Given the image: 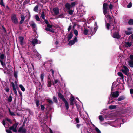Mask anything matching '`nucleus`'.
Wrapping results in <instances>:
<instances>
[{
  "label": "nucleus",
  "instance_id": "obj_1",
  "mask_svg": "<svg viewBox=\"0 0 133 133\" xmlns=\"http://www.w3.org/2000/svg\"><path fill=\"white\" fill-rule=\"evenodd\" d=\"M107 4L106 3H104L103 5V12L105 17L109 20V21H112V13L111 11L107 12Z\"/></svg>",
  "mask_w": 133,
  "mask_h": 133
},
{
  "label": "nucleus",
  "instance_id": "obj_2",
  "mask_svg": "<svg viewBox=\"0 0 133 133\" xmlns=\"http://www.w3.org/2000/svg\"><path fill=\"white\" fill-rule=\"evenodd\" d=\"M119 30V29H118L117 27L113 25V29L111 30V35L113 38L116 39H119L120 37L121 36L118 32H116Z\"/></svg>",
  "mask_w": 133,
  "mask_h": 133
},
{
  "label": "nucleus",
  "instance_id": "obj_3",
  "mask_svg": "<svg viewBox=\"0 0 133 133\" xmlns=\"http://www.w3.org/2000/svg\"><path fill=\"white\" fill-rule=\"evenodd\" d=\"M76 4L75 2H72L71 4L69 3H66L65 5V7L67 10L68 11V12L70 15L73 14L74 10H71L70 9L72 7H74Z\"/></svg>",
  "mask_w": 133,
  "mask_h": 133
},
{
  "label": "nucleus",
  "instance_id": "obj_4",
  "mask_svg": "<svg viewBox=\"0 0 133 133\" xmlns=\"http://www.w3.org/2000/svg\"><path fill=\"white\" fill-rule=\"evenodd\" d=\"M44 21L45 23L47 24V27L45 28V30L47 31H50L53 33H54V30L52 28L53 26L52 25L48 24L47 20H45Z\"/></svg>",
  "mask_w": 133,
  "mask_h": 133
},
{
  "label": "nucleus",
  "instance_id": "obj_5",
  "mask_svg": "<svg viewBox=\"0 0 133 133\" xmlns=\"http://www.w3.org/2000/svg\"><path fill=\"white\" fill-rule=\"evenodd\" d=\"M58 96L61 99H62V100L65 103V105L66 108L67 110H68L69 108V106L68 103V102L65 99L63 96L61 94L59 93H58Z\"/></svg>",
  "mask_w": 133,
  "mask_h": 133
},
{
  "label": "nucleus",
  "instance_id": "obj_6",
  "mask_svg": "<svg viewBox=\"0 0 133 133\" xmlns=\"http://www.w3.org/2000/svg\"><path fill=\"white\" fill-rule=\"evenodd\" d=\"M95 25L96 26V27L94 28V29H93L92 27L89 28L88 30L89 34L93 35L95 34L97 28L98 26H97L96 22H95Z\"/></svg>",
  "mask_w": 133,
  "mask_h": 133
},
{
  "label": "nucleus",
  "instance_id": "obj_7",
  "mask_svg": "<svg viewBox=\"0 0 133 133\" xmlns=\"http://www.w3.org/2000/svg\"><path fill=\"white\" fill-rule=\"evenodd\" d=\"M11 19L14 24H17L18 23V19L15 14H14L12 15Z\"/></svg>",
  "mask_w": 133,
  "mask_h": 133
},
{
  "label": "nucleus",
  "instance_id": "obj_8",
  "mask_svg": "<svg viewBox=\"0 0 133 133\" xmlns=\"http://www.w3.org/2000/svg\"><path fill=\"white\" fill-rule=\"evenodd\" d=\"M121 71L125 75H128L129 72V70L126 66H123Z\"/></svg>",
  "mask_w": 133,
  "mask_h": 133
},
{
  "label": "nucleus",
  "instance_id": "obj_9",
  "mask_svg": "<svg viewBox=\"0 0 133 133\" xmlns=\"http://www.w3.org/2000/svg\"><path fill=\"white\" fill-rule=\"evenodd\" d=\"M5 55L3 54H0V62L3 66H4L5 65V63L3 62V60L5 58Z\"/></svg>",
  "mask_w": 133,
  "mask_h": 133
},
{
  "label": "nucleus",
  "instance_id": "obj_10",
  "mask_svg": "<svg viewBox=\"0 0 133 133\" xmlns=\"http://www.w3.org/2000/svg\"><path fill=\"white\" fill-rule=\"evenodd\" d=\"M11 84L12 86L13 89L15 94L16 95H17V92L16 91V89L18 88L17 84L16 83L15 85L13 82H11Z\"/></svg>",
  "mask_w": 133,
  "mask_h": 133
},
{
  "label": "nucleus",
  "instance_id": "obj_11",
  "mask_svg": "<svg viewBox=\"0 0 133 133\" xmlns=\"http://www.w3.org/2000/svg\"><path fill=\"white\" fill-rule=\"evenodd\" d=\"M129 58L131 60L129 61L128 64L130 67H133V55H130L129 56Z\"/></svg>",
  "mask_w": 133,
  "mask_h": 133
},
{
  "label": "nucleus",
  "instance_id": "obj_12",
  "mask_svg": "<svg viewBox=\"0 0 133 133\" xmlns=\"http://www.w3.org/2000/svg\"><path fill=\"white\" fill-rule=\"evenodd\" d=\"M17 124H14L12 126L10 127L9 129L10 130H12L13 132H17V130L16 129V128L17 126Z\"/></svg>",
  "mask_w": 133,
  "mask_h": 133
},
{
  "label": "nucleus",
  "instance_id": "obj_13",
  "mask_svg": "<svg viewBox=\"0 0 133 133\" xmlns=\"http://www.w3.org/2000/svg\"><path fill=\"white\" fill-rule=\"evenodd\" d=\"M77 41V39L76 37L74 38V39L70 41L69 42V44L70 45H73Z\"/></svg>",
  "mask_w": 133,
  "mask_h": 133
},
{
  "label": "nucleus",
  "instance_id": "obj_14",
  "mask_svg": "<svg viewBox=\"0 0 133 133\" xmlns=\"http://www.w3.org/2000/svg\"><path fill=\"white\" fill-rule=\"evenodd\" d=\"M33 54L38 59H40L41 58V55L40 54L38 53L36 50H33Z\"/></svg>",
  "mask_w": 133,
  "mask_h": 133
},
{
  "label": "nucleus",
  "instance_id": "obj_15",
  "mask_svg": "<svg viewBox=\"0 0 133 133\" xmlns=\"http://www.w3.org/2000/svg\"><path fill=\"white\" fill-rule=\"evenodd\" d=\"M31 42H32L34 46L37 44H40L41 43V42L40 41H38L36 39H33L32 41H31Z\"/></svg>",
  "mask_w": 133,
  "mask_h": 133
},
{
  "label": "nucleus",
  "instance_id": "obj_16",
  "mask_svg": "<svg viewBox=\"0 0 133 133\" xmlns=\"http://www.w3.org/2000/svg\"><path fill=\"white\" fill-rule=\"evenodd\" d=\"M132 45V43L131 42H127L124 43V46L127 48L130 47Z\"/></svg>",
  "mask_w": 133,
  "mask_h": 133
},
{
  "label": "nucleus",
  "instance_id": "obj_17",
  "mask_svg": "<svg viewBox=\"0 0 133 133\" xmlns=\"http://www.w3.org/2000/svg\"><path fill=\"white\" fill-rule=\"evenodd\" d=\"M18 131L21 133H25L26 131V130L23 127H21L19 128Z\"/></svg>",
  "mask_w": 133,
  "mask_h": 133
},
{
  "label": "nucleus",
  "instance_id": "obj_18",
  "mask_svg": "<svg viewBox=\"0 0 133 133\" xmlns=\"http://www.w3.org/2000/svg\"><path fill=\"white\" fill-rule=\"evenodd\" d=\"M53 11L54 14L55 15H58L59 13V9L57 8H54L53 9Z\"/></svg>",
  "mask_w": 133,
  "mask_h": 133
},
{
  "label": "nucleus",
  "instance_id": "obj_19",
  "mask_svg": "<svg viewBox=\"0 0 133 133\" xmlns=\"http://www.w3.org/2000/svg\"><path fill=\"white\" fill-rule=\"evenodd\" d=\"M111 94L113 97H117L119 96V92L117 91L116 92H111Z\"/></svg>",
  "mask_w": 133,
  "mask_h": 133
},
{
  "label": "nucleus",
  "instance_id": "obj_20",
  "mask_svg": "<svg viewBox=\"0 0 133 133\" xmlns=\"http://www.w3.org/2000/svg\"><path fill=\"white\" fill-rule=\"evenodd\" d=\"M50 77L49 76H48V87H50L51 85V80Z\"/></svg>",
  "mask_w": 133,
  "mask_h": 133
},
{
  "label": "nucleus",
  "instance_id": "obj_21",
  "mask_svg": "<svg viewBox=\"0 0 133 133\" xmlns=\"http://www.w3.org/2000/svg\"><path fill=\"white\" fill-rule=\"evenodd\" d=\"M112 123L113 122L112 121H109L106 122L104 123L103 124L104 126H107L108 125H109L111 126H113L112 124Z\"/></svg>",
  "mask_w": 133,
  "mask_h": 133
},
{
  "label": "nucleus",
  "instance_id": "obj_22",
  "mask_svg": "<svg viewBox=\"0 0 133 133\" xmlns=\"http://www.w3.org/2000/svg\"><path fill=\"white\" fill-rule=\"evenodd\" d=\"M24 38L22 36H20L19 37V40L20 42V44L22 45L24 44Z\"/></svg>",
  "mask_w": 133,
  "mask_h": 133
},
{
  "label": "nucleus",
  "instance_id": "obj_23",
  "mask_svg": "<svg viewBox=\"0 0 133 133\" xmlns=\"http://www.w3.org/2000/svg\"><path fill=\"white\" fill-rule=\"evenodd\" d=\"M114 25H114H112V26L111 25H110V24L109 23H106V26L107 28V29L108 30H109L111 29V28H112L111 29V30L113 29V26Z\"/></svg>",
  "mask_w": 133,
  "mask_h": 133
},
{
  "label": "nucleus",
  "instance_id": "obj_24",
  "mask_svg": "<svg viewBox=\"0 0 133 133\" xmlns=\"http://www.w3.org/2000/svg\"><path fill=\"white\" fill-rule=\"evenodd\" d=\"M70 104L71 105H73L75 102V101L74 98L73 96H72L70 98Z\"/></svg>",
  "mask_w": 133,
  "mask_h": 133
},
{
  "label": "nucleus",
  "instance_id": "obj_25",
  "mask_svg": "<svg viewBox=\"0 0 133 133\" xmlns=\"http://www.w3.org/2000/svg\"><path fill=\"white\" fill-rule=\"evenodd\" d=\"M30 24L32 27L33 28H36V24L34 23L33 22H30L29 23Z\"/></svg>",
  "mask_w": 133,
  "mask_h": 133
},
{
  "label": "nucleus",
  "instance_id": "obj_26",
  "mask_svg": "<svg viewBox=\"0 0 133 133\" xmlns=\"http://www.w3.org/2000/svg\"><path fill=\"white\" fill-rule=\"evenodd\" d=\"M73 37V34L72 33H70L68 37V40L69 41Z\"/></svg>",
  "mask_w": 133,
  "mask_h": 133
},
{
  "label": "nucleus",
  "instance_id": "obj_27",
  "mask_svg": "<svg viewBox=\"0 0 133 133\" xmlns=\"http://www.w3.org/2000/svg\"><path fill=\"white\" fill-rule=\"evenodd\" d=\"M64 17V15L62 14H61L59 15L58 16H57L56 18V19L58 18H63Z\"/></svg>",
  "mask_w": 133,
  "mask_h": 133
},
{
  "label": "nucleus",
  "instance_id": "obj_28",
  "mask_svg": "<svg viewBox=\"0 0 133 133\" xmlns=\"http://www.w3.org/2000/svg\"><path fill=\"white\" fill-rule=\"evenodd\" d=\"M19 87L22 91L24 92L25 91V88L22 85H20Z\"/></svg>",
  "mask_w": 133,
  "mask_h": 133
},
{
  "label": "nucleus",
  "instance_id": "obj_29",
  "mask_svg": "<svg viewBox=\"0 0 133 133\" xmlns=\"http://www.w3.org/2000/svg\"><path fill=\"white\" fill-rule=\"evenodd\" d=\"M116 107V106L115 105H111L109 106V108L111 109H115Z\"/></svg>",
  "mask_w": 133,
  "mask_h": 133
},
{
  "label": "nucleus",
  "instance_id": "obj_30",
  "mask_svg": "<svg viewBox=\"0 0 133 133\" xmlns=\"http://www.w3.org/2000/svg\"><path fill=\"white\" fill-rule=\"evenodd\" d=\"M128 24L130 25H133V19H130L129 20L128 22Z\"/></svg>",
  "mask_w": 133,
  "mask_h": 133
},
{
  "label": "nucleus",
  "instance_id": "obj_31",
  "mask_svg": "<svg viewBox=\"0 0 133 133\" xmlns=\"http://www.w3.org/2000/svg\"><path fill=\"white\" fill-rule=\"evenodd\" d=\"M125 98L124 96H120L118 98V101H121L124 99Z\"/></svg>",
  "mask_w": 133,
  "mask_h": 133
},
{
  "label": "nucleus",
  "instance_id": "obj_32",
  "mask_svg": "<svg viewBox=\"0 0 133 133\" xmlns=\"http://www.w3.org/2000/svg\"><path fill=\"white\" fill-rule=\"evenodd\" d=\"M117 74L118 75L121 77L122 78H123V75L121 72H118Z\"/></svg>",
  "mask_w": 133,
  "mask_h": 133
},
{
  "label": "nucleus",
  "instance_id": "obj_33",
  "mask_svg": "<svg viewBox=\"0 0 133 133\" xmlns=\"http://www.w3.org/2000/svg\"><path fill=\"white\" fill-rule=\"evenodd\" d=\"M84 34L85 35L89 34L88 30V29H85L84 31Z\"/></svg>",
  "mask_w": 133,
  "mask_h": 133
},
{
  "label": "nucleus",
  "instance_id": "obj_34",
  "mask_svg": "<svg viewBox=\"0 0 133 133\" xmlns=\"http://www.w3.org/2000/svg\"><path fill=\"white\" fill-rule=\"evenodd\" d=\"M132 32L131 31H125V33L127 35H129L132 33Z\"/></svg>",
  "mask_w": 133,
  "mask_h": 133
},
{
  "label": "nucleus",
  "instance_id": "obj_35",
  "mask_svg": "<svg viewBox=\"0 0 133 133\" xmlns=\"http://www.w3.org/2000/svg\"><path fill=\"white\" fill-rule=\"evenodd\" d=\"M44 77V75L43 73H41V74L40 78H41V81H43Z\"/></svg>",
  "mask_w": 133,
  "mask_h": 133
},
{
  "label": "nucleus",
  "instance_id": "obj_36",
  "mask_svg": "<svg viewBox=\"0 0 133 133\" xmlns=\"http://www.w3.org/2000/svg\"><path fill=\"white\" fill-rule=\"evenodd\" d=\"M8 109H9V112L10 114V115H11V116H14L15 115V113L13 112H12L10 111V110L9 108Z\"/></svg>",
  "mask_w": 133,
  "mask_h": 133
},
{
  "label": "nucleus",
  "instance_id": "obj_37",
  "mask_svg": "<svg viewBox=\"0 0 133 133\" xmlns=\"http://www.w3.org/2000/svg\"><path fill=\"white\" fill-rule=\"evenodd\" d=\"M34 11L36 12H37L38 10V6H35L34 9Z\"/></svg>",
  "mask_w": 133,
  "mask_h": 133
},
{
  "label": "nucleus",
  "instance_id": "obj_38",
  "mask_svg": "<svg viewBox=\"0 0 133 133\" xmlns=\"http://www.w3.org/2000/svg\"><path fill=\"white\" fill-rule=\"evenodd\" d=\"M95 129L97 133H101L100 131L97 128L95 127Z\"/></svg>",
  "mask_w": 133,
  "mask_h": 133
},
{
  "label": "nucleus",
  "instance_id": "obj_39",
  "mask_svg": "<svg viewBox=\"0 0 133 133\" xmlns=\"http://www.w3.org/2000/svg\"><path fill=\"white\" fill-rule=\"evenodd\" d=\"M18 72L17 71H15L14 73V76L16 78H17V76Z\"/></svg>",
  "mask_w": 133,
  "mask_h": 133
},
{
  "label": "nucleus",
  "instance_id": "obj_40",
  "mask_svg": "<svg viewBox=\"0 0 133 133\" xmlns=\"http://www.w3.org/2000/svg\"><path fill=\"white\" fill-rule=\"evenodd\" d=\"M39 101L38 100L36 99L35 100V103L37 107H38L39 106Z\"/></svg>",
  "mask_w": 133,
  "mask_h": 133
},
{
  "label": "nucleus",
  "instance_id": "obj_41",
  "mask_svg": "<svg viewBox=\"0 0 133 133\" xmlns=\"http://www.w3.org/2000/svg\"><path fill=\"white\" fill-rule=\"evenodd\" d=\"M12 97L11 96H9L8 99V101L9 102H11L12 101Z\"/></svg>",
  "mask_w": 133,
  "mask_h": 133
},
{
  "label": "nucleus",
  "instance_id": "obj_42",
  "mask_svg": "<svg viewBox=\"0 0 133 133\" xmlns=\"http://www.w3.org/2000/svg\"><path fill=\"white\" fill-rule=\"evenodd\" d=\"M99 118L101 121H102L104 120V118L102 115H100L99 116Z\"/></svg>",
  "mask_w": 133,
  "mask_h": 133
},
{
  "label": "nucleus",
  "instance_id": "obj_43",
  "mask_svg": "<svg viewBox=\"0 0 133 133\" xmlns=\"http://www.w3.org/2000/svg\"><path fill=\"white\" fill-rule=\"evenodd\" d=\"M41 16L43 19L44 20H45V15L44 13V12H42L41 15Z\"/></svg>",
  "mask_w": 133,
  "mask_h": 133
},
{
  "label": "nucleus",
  "instance_id": "obj_44",
  "mask_svg": "<svg viewBox=\"0 0 133 133\" xmlns=\"http://www.w3.org/2000/svg\"><path fill=\"white\" fill-rule=\"evenodd\" d=\"M0 4L1 5L5 7V6L3 2V0H1Z\"/></svg>",
  "mask_w": 133,
  "mask_h": 133
},
{
  "label": "nucleus",
  "instance_id": "obj_45",
  "mask_svg": "<svg viewBox=\"0 0 133 133\" xmlns=\"http://www.w3.org/2000/svg\"><path fill=\"white\" fill-rule=\"evenodd\" d=\"M74 34L75 35L77 36L78 35V31L76 30H74Z\"/></svg>",
  "mask_w": 133,
  "mask_h": 133
},
{
  "label": "nucleus",
  "instance_id": "obj_46",
  "mask_svg": "<svg viewBox=\"0 0 133 133\" xmlns=\"http://www.w3.org/2000/svg\"><path fill=\"white\" fill-rule=\"evenodd\" d=\"M21 19L22 20L24 21L25 19V17L23 15H21Z\"/></svg>",
  "mask_w": 133,
  "mask_h": 133
},
{
  "label": "nucleus",
  "instance_id": "obj_47",
  "mask_svg": "<svg viewBox=\"0 0 133 133\" xmlns=\"http://www.w3.org/2000/svg\"><path fill=\"white\" fill-rule=\"evenodd\" d=\"M53 99L54 101L56 102L57 103V98H56L55 96H54L53 97Z\"/></svg>",
  "mask_w": 133,
  "mask_h": 133
},
{
  "label": "nucleus",
  "instance_id": "obj_48",
  "mask_svg": "<svg viewBox=\"0 0 133 133\" xmlns=\"http://www.w3.org/2000/svg\"><path fill=\"white\" fill-rule=\"evenodd\" d=\"M35 18L36 20L37 21H39V16L37 15H36L35 16Z\"/></svg>",
  "mask_w": 133,
  "mask_h": 133
},
{
  "label": "nucleus",
  "instance_id": "obj_49",
  "mask_svg": "<svg viewBox=\"0 0 133 133\" xmlns=\"http://www.w3.org/2000/svg\"><path fill=\"white\" fill-rule=\"evenodd\" d=\"M27 17H28V19H29L30 17V13H29V12H28L27 13Z\"/></svg>",
  "mask_w": 133,
  "mask_h": 133
},
{
  "label": "nucleus",
  "instance_id": "obj_50",
  "mask_svg": "<svg viewBox=\"0 0 133 133\" xmlns=\"http://www.w3.org/2000/svg\"><path fill=\"white\" fill-rule=\"evenodd\" d=\"M132 6V3L130 2L129 4L127 5V7L128 8H130Z\"/></svg>",
  "mask_w": 133,
  "mask_h": 133
},
{
  "label": "nucleus",
  "instance_id": "obj_51",
  "mask_svg": "<svg viewBox=\"0 0 133 133\" xmlns=\"http://www.w3.org/2000/svg\"><path fill=\"white\" fill-rule=\"evenodd\" d=\"M6 131L7 133H12L10 129L9 130H6Z\"/></svg>",
  "mask_w": 133,
  "mask_h": 133
},
{
  "label": "nucleus",
  "instance_id": "obj_52",
  "mask_svg": "<svg viewBox=\"0 0 133 133\" xmlns=\"http://www.w3.org/2000/svg\"><path fill=\"white\" fill-rule=\"evenodd\" d=\"M48 101L50 104H51L53 103V102L51 100L48 99Z\"/></svg>",
  "mask_w": 133,
  "mask_h": 133
},
{
  "label": "nucleus",
  "instance_id": "obj_53",
  "mask_svg": "<svg viewBox=\"0 0 133 133\" xmlns=\"http://www.w3.org/2000/svg\"><path fill=\"white\" fill-rule=\"evenodd\" d=\"M44 108L45 107L43 105H41V110H43Z\"/></svg>",
  "mask_w": 133,
  "mask_h": 133
},
{
  "label": "nucleus",
  "instance_id": "obj_54",
  "mask_svg": "<svg viewBox=\"0 0 133 133\" xmlns=\"http://www.w3.org/2000/svg\"><path fill=\"white\" fill-rule=\"evenodd\" d=\"M6 119L10 123H12V122H11V120L10 119H9L8 118H6Z\"/></svg>",
  "mask_w": 133,
  "mask_h": 133
},
{
  "label": "nucleus",
  "instance_id": "obj_55",
  "mask_svg": "<svg viewBox=\"0 0 133 133\" xmlns=\"http://www.w3.org/2000/svg\"><path fill=\"white\" fill-rule=\"evenodd\" d=\"M4 89L6 92H8L9 91V89L8 87H7Z\"/></svg>",
  "mask_w": 133,
  "mask_h": 133
},
{
  "label": "nucleus",
  "instance_id": "obj_56",
  "mask_svg": "<svg viewBox=\"0 0 133 133\" xmlns=\"http://www.w3.org/2000/svg\"><path fill=\"white\" fill-rule=\"evenodd\" d=\"M59 81L58 80H55L54 83H53V84H56Z\"/></svg>",
  "mask_w": 133,
  "mask_h": 133
},
{
  "label": "nucleus",
  "instance_id": "obj_57",
  "mask_svg": "<svg viewBox=\"0 0 133 133\" xmlns=\"http://www.w3.org/2000/svg\"><path fill=\"white\" fill-rule=\"evenodd\" d=\"M2 124L3 125L5 126L6 124L5 121V120H3L2 121Z\"/></svg>",
  "mask_w": 133,
  "mask_h": 133
},
{
  "label": "nucleus",
  "instance_id": "obj_58",
  "mask_svg": "<svg viewBox=\"0 0 133 133\" xmlns=\"http://www.w3.org/2000/svg\"><path fill=\"white\" fill-rule=\"evenodd\" d=\"M113 6L111 4H110L109 6V7L110 9H111L113 8Z\"/></svg>",
  "mask_w": 133,
  "mask_h": 133
},
{
  "label": "nucleus",
  "instance_id": "obj_59",
  "mask_svg": "<svg viewBox=\"0 0 133 133\" xmlns=\"http://www.w3.org/2000/svg\"><path fill=\"white\" fill-rule=\"evenodd\" d=\"M55 51V49H51L50 50V52H53Z\"/></svg>",
  "mask_w": 133,
  "mask_h": 133
},
{
  "label": "nucleus",
  "instance_id": "obj_60",
  "mask_svg": "<svg viewBox=\"0 0 133 133\" xmlns=\"http://www.w3.org/2000/svg\"><path fill=\"white\" fill-rule=\"evenodd\" d=\"M75 121H76V122L77 123H78L79 122V120L77 118H76L75 119Z\"/></svg>",
  "mask_w": 133,
  "mask_h": 133
},
{
  "label": "nucleus",
  "instance_id": "obj_61",
  "mask_svg": "<svg viewBox=\"0 0 133 133\" xmlns=\"http://www.w3.org/2000/svg\"><path fill=\"white\" fill-rule=\"evenodd\" d=\"M130 91L131 94H133V89H130Z\"/></svg>",
  "mask_w": 133,
  "mask_h": 133
},
{
  "label": "nucleus",
  "instance_id": "obj_62",
  "mask_svg": "<svg viewBox=\"0 0 133 133\" xmlns=\"http://www.w3.org/2000/svg\"><path fill=\"white\" fill-rule=\"evenodd\" d=\"M71 25L69 26V28H68V31H70L71 30Z\"/></svg>",
  "mask_w": 133,
  "mask_h": 133
},
{
  "label": "nucleus",
  "instance_id": "obj_63",
  "mask_svg": "<svg viewBox=\"0 0 133 133\" xmlns=\"http://www.w3.org/2000/svg\"><path fill=\"white\" fill-rule=\"evenodd\" d=\"M132 29V28H128L127 29V30L128 31H131Z\"/></svg>",
  "mask_w": 133,
  "mask_h": 133
},
{
  "label": "nucleus",
  "instance_id": "obj_64",
  "mask_svg": "<svg viewBox=\"0 0 133 133\" xmlns=\"http://www.w3.org/2000/svg\"><path fill=\"white\" fill-rule=\"evenodd\" d=\"M50 72H51L52 73V75H53V74H54V70H52V69H51L50 71Z\"/></svg>",
  "mask_w": 133,
  "mask_h": 133
}]
</instances>
